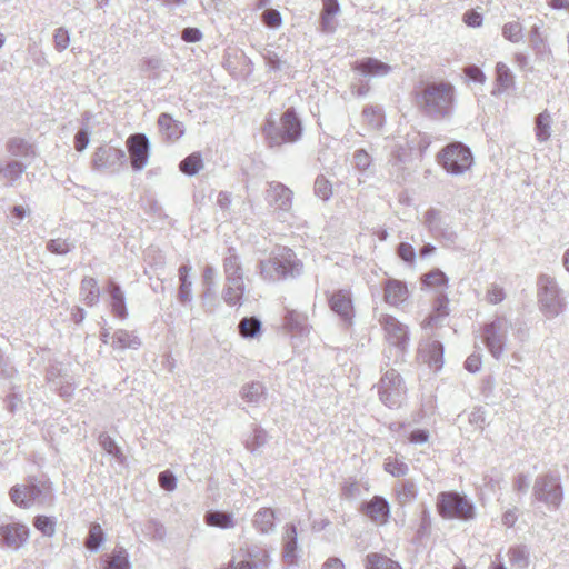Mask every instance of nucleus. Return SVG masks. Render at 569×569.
<instances>
[{"instance_id":"obj_1","label":"nucleus","mask_w":569,"mask_h":569,"mask_svg":"<svg viewBox=\"0 0 569 569\" xmlns=\"http://www.w3.org/2000/svg\"><path fill=\"white\" fill-rule=\"evenodd\" d=\"M302 262L288 247L273 250L268 259L260 260L258 263L261 278L268 282L295 279L302 273Z\"/></svg>"},{"instance_id":"obj_2","label":"nucleus","mask_w":569,"mask_h":569,"mask_svg":"<svg viewBox=\"0 0 569 569\" xmlns=\"http://www.w3.org/2000/svg\"><path fill=\"white\" fill-rule=\"evenodd\" d=\"M455 88L451 83L439 81L428 82L417 94V106L429 118L442 119L453 108Z\"/></svg>"},{"instance_id":"obj_3","label":"nucleus","mask_w":569,"mask_h":569,"mask_svg":"<svg viewBox=\"0 0 569 569\" xmlns=\"http://www.w3.org/2000/svg\"><path fill=\"white\" fill-rule=\"evenodd\" d=\"M379 322L383 328L388 342V347L383 351L385 365L403 362L409 343L407 326L390 315H382Z\"/></svg>"},{"instance_id":"obj_4","label":"nucleus","mask_w":569,"mask_h":569,"mask_svg":"<svg viewBox=\"0 0 569 569\" xmlns=\"http://www.w3.org/2000/svg\"><path fill=\"white\" fill-rule=\"evenodd\" d=\"M302 123L293 108L287 109L278 126L274 121L268 119L263 128L270 147H279L283 143H295L302 136Z\"/></svg>"},{"instance_id":"obj_5","label":"nucleus","mask_w":569,"mask_h":569,"mask_svg":"<svg viewBox=\"0 0 569 569\" xmlns=\"http://www.w3.org/2000/svg\"><path fill=\"white\" fill-rule=\"evenodd\" d=\"M563 487L558 473L548 472L536 478L532 486V497L543 503L548 510H558L563 501Z\"/></svg>"},{"instance_id":"obj_6","label":"nucleus","mask_w":569,"mask_h":569,"mask_svg":"<svg viewBox=\"0 0 569 569\" xmlns=\"http://www.w3.org/2000/svg\"><path fill=\"white\" fill-rule=\"evenodd\" d=\"M437 510L446 519L468 521L476 516L473 502L457 491L440 492L437 497Z\"/></svg>"},{"instance_id":"obj_7","label":"nucleus","mask_w":569,"mask_h":569,"mask_svg":"<svg viewBox=\"0 0 569 569\" xmlns=\"http://www.w3.org/2000/svg\"><path fill=\"white\" fill-rule=\"evenodd\" d=\"M439 164L450 174L459 176L468 171L473 164V156L468 146L455 141L447 144L438 153Z\"/></svg>"},{"instance_id":"obj_8","label":"nucleus","mask_w":569,"mask_h":569,"mask_svg":"<svg viewBox=\"0 0 569 569\" xmlns=\"http://www.w3.org/2000/svg\"><path fill=\"white\" fill-rule=\"evenodd\" d=\"M538 302L540 310L548 318H555L565 308V298L556 278L549 274H540L537 281Z\"/></svg>"},{"instance_id":"obj_9","label":"nucleus","mask_w":569,"mask_h":569,"mask_svg":"<svg viewBox=\"0 0 569 569\" xmlns=\"http://www.w3.org/2000/svg\"><path fill=\"white\" fill-rule=\"evenodd\" d=\"M511 322L505 317H497L483 329V342L495 359H500L505 352L507 336Z\"/></svg>"},{"instance_id":"obj_10","label":"nucleus","mask_w":569,"mask_h":569,"mask_svg":"<svg viewBox=\"0 0 569 569\" xmlns=\"http://www.w3.org/2000/svg\"><path fill=\"white\" fill-rule=\"evenodd\" d=\"M379 398L388 408H398L401 406L406 387L400 375L395 369L387 370L379 382Z\"/></svg>"},{"instance_id":"obj_11","label":"nucleus","mask_w":569,"mask_h":569,"mask_svg":"<svg viewBox=\"0 0 569 569\" xmlns=\"http://www.w3.org/2000/svg\"><path fill=\"white\" fill-rule=\"evenodd\" d=\"M9 495L11 501L23 509H29L34 503H44L47 499L46 487L40 486L34 477L28 478L24 483L13 486Z\"/></svg>"},{"instance_id":"obj_12","label":"nucleus","mask_w":569,"mask_h":569,"mask_svg":"<svg viewBox=\"0 0 569 569\" xmlns=\"http://www.w3.org/2000/svg\"><path fill=\"white\" fill-rule=\"evenodd\" d=\"M423 226L436 240L445 244H453L457 240V232L446 221L439 209L429 208L423 214Z\"/></svg>"},{"instance_id":"obj_13","label":"nucleus","mask_w":569,"mask_h":569,"mask_svg":"<svg viewBox=\"0 0 569 569\" xmlns=\"http://www.w3.org/2000/svg\"><path fill=\"white\" fill-rule=\"evenodd\" d=\"M126 162L124 150L111 146L99 147L92 157L93 168L101 172H119Z\"/></svg>"},{"instance_id":"obj_14","label":"nucleus","mask_w":569,"mask_h":569,"mask_svg":"<svg viewBox=\"0 0 569 569\" xmlns=\"http://www.w3.org/2000/svg\"><path fill=\"white\" fill-rule=\"evenodd\" d=\"M131 168L141 171L150 158V141L143 133L131 134L127 140Z\"/></svg>"},{"instance_id":"obj_15","label":"nucleus","mask_w":569,"mask_h":569,"mask_svg":"<svg viewBox=\"0 0 569 569\" xmlns=\"http://www.w3.org/2000/svg\"><path fill=\"white\" fill-rule=\"evenodd\" d=\"M329 307L341 320V322L349 327L352 325L355 318V308L352 302L351 292L346 289L333 291L328 298Z\"/></svg>"},{"instance_id":"obj_16","label":"nucleus","mask_w":569,"mask_h":569,"mask_svg":"<svg viewBox=\"0 0 569 569\" xmlns=\"http://www.w3.org/2000/svg\"><path fill=\"white\" fill-rule=\"evenodd\" d=\"M29 539V528L22 523L0 526V546L10 550H19Z\"/></svg>"},{"instance_id":"obj_17","label":"nucleus","mask_w":569,"mask_h":569,"mask_svg":"<svg viewBox=\"0 0 569 569\" xmlns=\"http://www.w3.org/2000/svg\"><path fill=\"white\" fill-rule=\"evenodd\" d=\"M267 201L282 213H288L292 207V191L281 182H269Z\"/></svg>"},{"instance_id":"obj_18","label":"nucleus","mask_w":569,"mask_h":569,"mask_svg":"<svg viewBox=\"0 0 569 569\" xmlns=\"http://www.w3.org/2000/svg\"><path fill=\"white\" fill-rule=\"evenodd\" d=\"M282 558L288 565H295L299 558L298 548V532L297 527L293 523H288L284 527L282 536Z\"/></svg>"},{"instance_id":"obj_19","label":"nucleus","mask_w":569,"mask_h":569,"mask_svg":"<svg viewBox=\"0 0 569 569\" xmlns=\"http://www.w3.org/2000/svg\"><path fill=\"white\" fill-rule=\"evenodd\" d=\"M228 253L229 254L223 260L226 281L232 286L239 284L240 287H244L240 258L238 254H236L233 248H229Z\"/></svg>"},{"instance_id":"obj_20","label":"nucleus","mask_w":569,"mask_h":569,"mask_svg":"<svg viewBox=\"0 0 569 569\" xmlns=\"http://www.w3.org/2000/svg\"><path fill=\"white\" fill-rule=\"evenodd\" d=\"M383 298L385 301L390 305L398 307L405 302L409 297V290L403 281L397 279H388L383 286Z\"/></svg>"},{"instance_id":"obj_21","label":"nucleus","mask_w":569,"mask_h":569,"mask_svg":"<svg viewBox=\"0 0 569 569\" xmlns=\"http://www.w3.org/2000/svg\"><path fill=\"white\" fill-rule=\"evenodd\" d=\"M361 509L367 517L379 523L387 522L390 513L388 501L380 496H375L370 501L363 503Z\"/></svg>"},{"instance_id":"obj_22","label":"nucleus","mask_w":569,"mask_h":569,"mask_svg":"<svg viewBox=\"0 0 569 569\" xmlns=\"http://www.w3.org/2000/svg\"><path fill=\"white\" fill-rule=\"evenodd\" d=\"M107 291L111 299L112 313L120 318L126 319L128 317L124 292L121 287L113 280L108 281Z\"/></svg>"},{"instance_id":"obj_23","label":"nucleus","mask_w":569,"mask_h":569,"mask_svg":"<svg viewBox=\"0 0 569 569\" xmlns=\"http://www.w3.org/2000/svg\"><path fill=\"white\" fill-rule=\"evenodd\" d=\"M158 126L161 133L168 140H178L184 133L183 123L174 120L169 113L166 112L158 117Z\"/></svg>"},{"instance_id":"obj_24","label":"nucleus","mask_w":569,"mask_h":569,"mask_svg":"<svg viewBox=\"0 0 569 569\" xmlns=\"http://www.w3.org/2000/svg\"><path fill=\"white\" fill-rule=\"evenodd\" d=\"M355 70L361 74L368 76H387L391 67L375 58H365L355 63Z\"/></svg>"},{"instance_id":"obj_25","label":"nucleus","mask_w":569,"mask_h":569,"mask_svg":"<svg viewBox=\"0 0 569 569\" xmlns=\"http://www.w3.org/2000/svg\"><path fill=\"white\" fill-rule=\"evenodd\" d=\"M393 490L396 493L397 502L402 507L412 503L418 496V487L411 479H403L398 481L395 485Z\"/></svg>"},{"instance_id":"obj_26","label":"nucleus","mask_w":569,"mask_h":569,"mask_svg":"<svg viewBox=\"0 0 569 569\" xmlns=\"http://www.w3.org/2000/svg\"><path fill=\"white\" fill-rule=\"evenodd\" d=\"M276 513L271 508H260L253 516L252 525L257 531L268 535L274 531Z\"/></svg>"},{"instance_id":"obj_27","label":"nucleus","mask_w":569,"mask_h":569,"mask_svg":"<svg viewBox=\"0 0 569 569\" xmlns=\"http://www.w3.org/2000/svg\"><path fill=\"white\" fill-rule=\"evenodd\" d=\"M80 299L81 301L88 306L93 307L99 303L100 300V289L98 287V282L92 277H84L80 283Z\"/></svg>"},{"instance_id":"obj_28","label":"nucleus","mask_w":569,"mask_h":569,"mask_svg":"<svg viewBox=\"0 0 569 569\" xmlns=\"http://www.w3.org/2000/svg\"><path fill=\"white\" fill-rule=\"evenodd\" d=\"M204 522L210 527L231 529L236 527V519L232 512L222 510H209L204 515Z\"/></svg>"},{"instance_id":"obj_29","label":"nucleus","mask_w":569,"mask_h":569,"mask_svg":"<svg viewBox=\"0 0 569 569\" xmlns=\"http://www.w3.org/2000/svg\"><path fill=\"white\" fill-rule=\"evenodd\" d=\"M515 84V77L508 66L503 62L496 64V88L492 90L493 96L501 94L512 88Z\"/></svg>"},{"instance_id":"obj_30","label":"nucleus","mask_w":569,"mask_h":569,"mask_svg":"<svg viewBox=\"0 0 569 569\" xmlns=\"http://www.w3.org/2000/svg\"><path fill=\"white\" fill-rule=\"evenodd\" d=\"M267 389L260 381H251L242 386L240 397L249 405L258 406L266 398Z\"/></svg>"},{"instance_id":"obj_31","label":"nucleus","mask_w":569,"mask_h":569,"mask_svg":"<svg viewBox=\"0 0 569 569\" xmlns=\"http://www.w3.org/2000/svg\"><path fill=\"white\" fill-rule=\"evenodd\" d=\"M27 170V164L18 160H11L0 167V177L7 181L8 186L17 182Z\"/></svg>"},{"instance_id":"obj_32","label":"nucleus","mask_w":569,"mask_h":569,"mask_svg":"<svg viewBox=\"0 0 569 569\" xmlns=\"http://www.w3.org/2000/svg\"><path fill=\"white\" fill-rule=\"evenodd\" d=\"M365 567L366 569H402L399 562L378 552H371L366 556Z\"/></svg>"},{"instance_id":"obj_33","label":"nucleus","mask_w":569,"mask_h":569,"mask_svg":"<svg viewBox=\"0 0 569 569\" xmlns=\"http://www.w3.org/2000/svg\"><path fill=\"white\" fill-rule=\"evenodd\" d=\"M103 569H131L129 555L123 547H117L106 557Z\"/></svg>"},{"instance_id":"obj_34","label":"nucleus","mask_w":569,"mask_h":569,"mask_svg":"<svg viewBox=\"0 0 569 569\" xmlns=\"http://www.w3.org/2000/svg\"><path fill=\"white\" fill-rule=\"evenodd\" d=\"M284 326L289 331L300 336L309 333L306 316L293 310L287 312L284 317Z\"/></svg>"},{"instance_id":"obj_35","label":"nucleus","mask_w":569,"mask_h":569,"mask_svg":"<svg viewBox=\"0 0 569 569\" xmlns=\"http://www.w3.org/2000/svg\"><path fill=\"white\" fill-rule=\"evenodd\" d=\"M106 542V533L101 526L92 522L89 527L88 536L84 539V547L91 552H98Z\"/></svg>"},{"instance_id":"obj_36","label":"nucleus","mask_w":569,"mask_h":569,"mask_svg":"<svg viewBox=\"0 0 569 569\" xmlns=\"http://www.w3.org/2000/svg\"><path fill=\"white\" fill-rule=\"evenodd\" d=\"M552 119L550 113L545 110L540 112L535 120V133L539 142H546L551 136Z\"/></svg>"},{"instance_id":"obj_37","label":"nucleus","mask_w":569,"mask_h":569,"mask_svg":"<svg viewBox=\"0 0 569 569\" xmlns=\"http://www.w3.org/2000/svg\"><path fill=\"white\" fill-rule=\"evenodd\" d=\"M7 151L17 158H33L34 151L30 143L22 138H11L7 142Z\"/></svg>"},{"instance_id":"obj_38","label":"nucleus","mask_w":569,"mask_h":569,"mask_svg":"<svg viewBox=\"0 0 569 569\" xmlns=\"http://www.w3.org/2000/svg\"><path fill=\"white\" fill-rule=\"evenodd\" d=\"M112 346L120 349H137L141 345L138 336L123 329L117 330L112 336Z\"/></svg>"},{"instance_id":"obj_39","label":"nucleus","mask_w":569,"mask_h":569,"mask_svg":"<svg viewBox=\"0 0 569 569\" xmlns=\"http://www.w3.org/2000/svg\"><path fill=\"white\" fill-rule=\"evenodd\" d=\"M190 271L191 267L189 264H182L178 270L180 279L178 298L183 303L191 300L192 281L189 278Z\"/></svg>"},{"instance_id":"obj_40","label":"nucleus","mask_w":569,"mask_h":569,"mask_svg":"<svg viewBox=\"0 0 569 569\" xmlns=\"http://www.w3.org/2000/svg\"><path fill=\"white\" fill-rule=\"evenodd\" d=\"M98 442L101 448L110 456H112L117 461L123 462L126 457L122 453L120 447L117 445L114 439L110 437L107 432H100L98 436Z\"/></svg>"},{"instance_id":"obj_41","label":"nucleus","mask_w":569,"mask_h":569,"mask_svg":"<svg viewBox=\"0 0 569 569\" xmlns=\"http://www.w3.org/2000/svg\"><path fill=\"white\" fill-rule=\"evenodd\" d=\"M238 329L243 338H254L261 330V321L256 317H244L240 320Z\"/></svg>"},{"instance_id":"obj_42","label":"nucleus","mask_w":569,"mask_h":569,"mask_svg":"<svg viewBox=\"0 0 569 569\" xmlns=\"http://www.w3.org/2000/svg\"><path fill=\"white\" fill-rule=\"evenodd\" d=\"M201 168L202 159L200 153L197 152L186 157L179 164L180 171L190 177L197 174Z\"/></svg>"},{"instance_id":"obj_43","label":"nucleus","mask_w":569,"mask_h":569,"mask_svg":"<svg viewBox=\"0 0 569 569\" xmlns=\"http://www.w3.org/2000/svg\"><path fill=\"white\" fill-rule=\"evenodd\" d=\"M243 293L244 287H240L239 284L232 286L231 283H227L226 288L222 291V298L224 302L229 306H240Z\"/></svg>"},{"instance_id":"obj_44","label":"nucleus","mask_w":569,"mask_h":569,"mask_svg":"<svg viewBox=\"0 0 569 569\" xmlns=\"http://www.w3.org/2000/svg\"><path fill=\"white\" fill-rule=\"evenodd\" d=\"M502 36L510 42L519 43L523 39V28L518 21L507 22L502 27Z\"/></svg>"},{"instance_id":"obj_45","label":"nucleus","mask_w":569,"mask_h":569,"mask_svg":"<svg viewBox=\"0 0 569 569\" xmlns=\"http://www.w3.org/2000/svg\"><path fill=\"white\" fill-rule=\"evenodd\" d=\"M429 366L439 370L443 366V346L439 341H432L429 346Z\"/></svg>"},{"instance_id":"obj_46","label":"nucleus","mask_w":569,"mask_h":569,"mask_svg":"<svg viewBox=\"0 0 569 569\" xmlns=\"http://www.w3.org/2000/svg\"><path fill=\"white\" fill-rule=\"evenodd\" d=\"M74 243L67 239L57 238L47 242V250L53 254H67L74 248Z\"/></svg>"},{"instance_id":"obj_47","label":"nucleus","mask_w":569,"mask_h":569,"mask_svg":"<svg viewBox=\"0 0 569 569\" xmlns=\"http://www.w3.org/2000/svg\"><path fill=\"white\" fill-rule=\"evenodd\" d=\"M33 526L46 537H52L56 533L54 518L47 516H37Z\"/></svg>"},{"instance_id":"obj_48","label":"nucleus","mask_w":569,"mask_h":569,"mask_svg":"<svg viewBox=\"0 0 569 569\" xmlns=\"http://www.w3.org/2000/svg\"><path fill=\"white\" fill-rule=\"evenodd\" d=\"M143 532L153 540H163L166 537L164 526L156 519H150L146 522Z\"/></svg>"},{"instance_id":"obj_49","label":"nucleus","mask_w":569,"mask_h":569,"mask_svg":"<svg viewBox=\"0 0 569 569\" xmlns=\"http://www.w3.org/2000/svg\"><path fill=\"white\" fill-rule=\"evenodd\" d=\"M365 120L371 128H380L383 122L381 109L379 107L367 106L362 111Z\"/></svg>"},{"instance_id":"obj_50","label":"nucleus","mask_w":569,"mask_h":569,"mask_svg":"<svg viewBox=\"0 0 569 569\" xmlns=\"http://www.w3.org/2000/svg\"><path fill=\"white\" fill-rule=\"evenodd\" d=\"M267 441H268V432L260 427H256L253 429L252 438L246 441V447L251 452H254L260 447L264 446L267 443Z\"/></svg>"},{"instance_id":"obj_51","label":"nucleus","mask_w":569,"mask_h":569,"mask_svg":"<svg viewBox=\"0 0 569 569\" xmlns=\"http://www.w3.org/2000/svg\"><path fill=\"white\" fill-rule=\"evenodd\" d=\"M315 194L323 201H328L332 196V186L323 176L316 178Z\"/></svg>"},{"instance_id":"obj_52","label":"nucleus","mask_w":569,"mask_h":569,"mask_svg":"<svg viewBox=\"0 0 569 569\" xmlns=\"http://www.w3.org/2000/svg\"><path fill=\"white\" fill-rule=\"evenodd\" d=\"M385 470L393 477H405L409 472V467L406 462L387 458L385 461Z\"/></svg>"},{"instance_id":"obj_53","label":"nucleus","mask_w":569,"mask_h":569,"mask_svg":"<svg viewBox=\"0 0 569 569\" xmlns=\"http://www.w3.org/2000/svg\"><path fill=\"white\" fill-rule=\"evenodd\" d=\"M372 158L365 149L353 152V166L361 173H366L371 167Z\"/></svg>"},{"instance_id":"obj_54","label":"nucleus","mask_w":569,"mask_h":569,"mask_svg":"<svg viewBox=\"0 0 569 569\" xmlns=\"http://www.w3.org/2000/svg\"><path fill=\"white\" fill-rule=\"evenodd\" d=\"M247 557L253 561L256 568L259 566L267 567L269 563V553L258 546L249 547Z\"/></svg>"},{"instance_id":"obj_55","label":"nucleus","mask_w":569,"mask_h":569,"mask_svg":"<svg viewBox=\"0 0 569 569\" xmlns=\"http://www.w3.org/2000/svg\"><path fill=\"white\" fill-rule=\"evenodd\" d=\"M508 555L510 562L519 569L528 566V551L525 547H513L509 550Z\"/></svg>"},{"instance_id":"obj_56","label":"nucleus","mask_w":569,"mask_h":569,"mask_svg":"<svg viewBox=\"0 0 569 569\" xmlns=\"http://www.w3.org/2000/svg\"><path fill=\"white\" fill-rule=\"evenodd\" d=\"M214 277H216L214 268L211 266H206L203 269V274H202V282L206 286V291L202 296V298L204 300L210 297H213V295H214L213 293V290L216 287Z\"/></svg>"},{"instance_id":"obj_57","label":"nucleus","mask_w":569,"mask_h":569,"mask_svg":"<svg viewBox=\"0 0 569 569\" xmlns=\"http://www.w3.org/2000/svg\"><path fill=\"white\" fill-rule=\"evenodd\" d=\"M53 42H54V48L57 49V51L61 52V51L66 50L70 43L69 31L63 27L56 29L54 34H53Z\"/></svg>"},{"instance_id":"obj_58","label":"nucleus","mask_w":569,"mask_h":569,"mask_svg":"<svg viewBox=\"0 0 569 569\" xmlns=\"http://www.w3.org/2000/svg\"><path fill=\"white\" fill-rule=\"evenodd\" d=\"M398 257L407 263H413L416 260L415 248L408 242H401L397 248Z\"/></svg>"},{"instance_id":"obj_59","label":"nucleus","mask_w":569,"mask_h":569,"mask_svg":"<svg viewBox=\"0 0 569 569\" xmlns=\"http://www.w3.org/2000/svg\"><path fill=\"white\" fill-rule=\"evenodd\" d=\"M448 282L447 276L440 270H433L425 276V283L429 287L445 286Z\"/></svg>"},{"instance_id":"obj_60","label":"nucleus","mask_w":569,"mask_h":569,"mask_svg":"<svg viewBox=\"0 0 569 569\" xmlns=\"http://www.w3.org/2000/svg\"><path fill=\"white\" fill-rule=\"evenodd\" d=\"M262 21L266 26H268L270 28H278L281 26L282 19H281V14L278 10L267 9L262 13Z\"/></svg>"},{"instance_id":"obj_61","label":"nucleus","mask_w":569,"mask_h":569,"mask_svg":"<svg viewBox=\"0 0 569 569\" xmlns=\"http://www.w3.org/2000/svg\"><path fill=\"white\" fill-rule=\"evenodd\" d=\"M158 481L160 487L168 491H172L177 487V478L168 470L159 473Z\"/></svg>"},{"instance_id":"obj_62","label":"nucleus","mask_w":569,"mask_h":569,"mask_svg":"<svg viewBox=\"0 0 569 569\" xmlns=\"http://www.w3.org/2000/svg\"><path fill=\"white\" fill-rule=\"evenodd\" d=\"M90 132L88 128H81L74 136V148L77 151L82 152L89 144Z\"/></svg>"},{"instance_id":"obj_63","label":"nucleus","mask_w":569,"mask_h":569,"mask_svg":"<svg viewBox=\"0 0 569 569\" xmlns=\"http://www.w3.org/2000/svg\"><path fill=\"white\" fill-rule=\"evenodd\" d=\"M466 77L473 82L483 83L486 81V76L483 71L475 64L467 66L465 68Z\"/></svg>"},{"instance_id":"obj_64","label":"nucleus","mask_w":569,"mask_h":569,"mask_svg":"<svg viewBox=\"0 0 569 569\" xmlns=\"http://www.w3.org/2000/svg\"><path fill=\"white\" fill-rule=\"evenodd\" d=\"M505 297L503 289L497 284H492L487 291V300L492 305L500 303Z\"/></svg>"}]
</instances>
